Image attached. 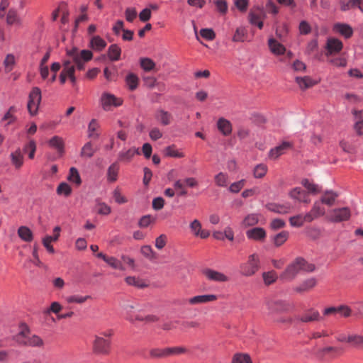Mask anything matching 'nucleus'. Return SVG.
<instances>
[{
  "mask_svg": "<svg viewBox=\"0 0 363 363\" xmlns=\"http://www.w3.org/2000/svg\"><path fill=\"white\" fill-rule=\"evenodd\" d=\"M67 57L68 59L64 61L63 69L60 76V80L62 84L65 83L67 77L72 83H74L76 82L75 66L79 70L84 69L85 64L92 59L93 54L88 50L79 51L77 48H73L67 51Z\"/></svg>",
  "mask_w": 363,
  "mask_h": 363,
  "instance_id": "nucleus-1",
  "label": "nucleus"
},
{
  "mask_svg": "<svg viewBox=\"0 0 363 363\" xmlns=\"http://www.w3.org/2000/svg\"><path fill=\"white\" fill-rule=\"evenodd\" d=\"M301 186L296 188V201L309 203L310 194H315L320 191L317 185L308 179H303L301 182Z\"/></svg>",
  "mask_w": 363,
  "mask_h": 363,
  "instance_id": "nucleus-2",
  "label": "nucleus"
},
{
  "mask_svg": "<svg viewBox=\"0 0 363 363\" xmlns=\"http://www.w3.org/2000/svg\"><path fill=\"white\" fill-rule=\"evenodd\" d=\"M260 269L259 256L257 253H253L248 256L245 262L240 264L239 267L240 273L244 277H252L255 275Z\"/></svg>",
  "mask_w": 363,
  "mask_h": 363,
  "instance_id": "nucleus-3",
  "label": "nucleus"
},
{
  "mask_svg": "<svg viewBox=\"0 0 363 363\" xmlns=\"http://www.w3.org/2000/svg\"><path fill=\"white\" fill-rule=\"evenodd\" d=\"M111 349V340L104 338L99 335H95L92 344V350L95 354L107 355Z\"/></svg>",
  "mask_w": 363,
  "mask_h": 363,
  "instance_id": "nucleus-4",
  "label": "nucleus"
},
{
  "mask_svg": "<svg viewBox=\"0 0 363 363\" xmlns=\"http://www.w3.org/2000/svg\"><path fill=\"white\" fill-rule=\"evenodd\" d=\"M41 99L40 89L38 87H33L29 94L27 104L28 111L31 116H35L38 113Z\"/></svg>",
  "mask_w": 363,
  "mask_h": 363,
  "instance_id": "nucleus-5",
  "label": "nucleus"
},
{
  "mask_svg": "<svg viewBox=\"0 0 363 363\" xmlns=\"http://www.w3.org/2000/svg\"><path fill=\"white\" fill-rule=\"evenodd\" d=\"M351 216V211L347 207L337 208L331 210L327 217L328 220L335 223L346 221Z\"/></svg>",
  "mask_w": 363,
  "mask_h": 363,
  "instance_id": "nucleus-6",
  "label": "nucleus"
},
{
  "mask_svg": "<svg viewBox=\"0 0 363 363\" xmlns=\"http://www.w3.org/2000/svg\"><path fill=\"white\" fill-rule=\"evenodd\" d=\"M100 101L104 111H109L112 106L118 107L123 104V100L121 98H118L115 95L108 92L102 94Z\"/></svg>",
  "mask_w": 363,
  "mask_h": 363,
  "instance_id": "nucleus-7",
  "label": "nucleus"
},
{
  "mask_svg": "<svg viewBox=\"0 0 363 363\" xmlns=\"http://www.w3.org/2000/svg\"><path fill=\"white\" fill-rule=\"evenodd\" d=\"M218 296L215 294H203L194 296L184 300V304H188L191 306H199L206 304L210 302L216 301Z\"/></svg>",
  "mask_w": 363,
  "mask_h": 363,
  "instance_id": "nucleus-8",
  "label": "nucleus"
},
{
  "mask_svg": "<svg viewBox=\"0 0 363 363\" xmlns=\"http://www.w3.org/2000/svg\"><path fill=\"white\" fill-rule=\"evenodd\" d=\"M293 147V143L288 141H284L279 145L270 150L269 152V158L271 160H277L281 155L286 153L289 150Z\"/></svg>",
  "mask_w": 363,
  "mask_h": 363,
  "instance_id": "nucleus-9",
  "label": "nucleus"
},
{
  "mask_svg": "<svg viewBox=\"0 0 363 363\" xmlns=\"http://www.w3.org/2000/svg\"><path fill=\"white\" fill-rule=\"evenodd\" d=\"M325 213V209L323 206V203L320 201H316L311 211L305 216L304 220L311 222L316 218L324 216Z\"/></svg>",
  "mask_w": 363,
  "mask_h": 363,
  "instance_id": "nucleus-10",
  "label": "nucleus"
},
{
  "mask_svg": "<svg viewBox=\"0 0 363 363\" xmlns=\"http://www.w3.org/2000/svg\"><path fill=\"white\" fill-rule=\"evenodd\" d=\"M342 43L336 38H328L326 43V56L330 57L333 55L340 52L342 49Z\"/></svg>",
  "mask_w": 363,
  "mask_h": 363,
  "instance_id": "nucleus-11",
  "label": "nucleus"
},
{
  "mask_svg": "<svg viewBox=\"0 0 363 363\" xmlns=\"http://www.w3.org/2000/svg\"><path fill=\"white\" fill-rule=\"evenodd\" d=\"M322 317L319 312L314 308H310L303 311L299 315L298 320L302 323H309L321 320Z\"/></svg>",
  "mask_w": 363,
  "mask_h": 363,
  "instance_id": "nucleus-12",
  "label": "nucleus"
},
{
  "mask_svg": "<svg viewBox=\"0 0 363 363\" xmlns=\"http://www.w3.org/2000/svg\"><path fill=\"white\" fill-rule=\"evenodd\" d=\"M315 264L310 262L302 257L296 258V274L311 273L315 270Z\"/></svg>",
  "mask_w": 363,
  "mask_h": 363,
  "instance_id": "nucleus-13",
  "label": "nucleus"
},
{
  "mask_svg": "<svg viewBox=\"0 0 363 363\" xmlns=\"http://www.w3.org/2000/svg\"><path fill=\"white\" fill-rule=\"evenodd\" d=\"M48 145L55 149L60 157L65 154V141L62 137L55 135L52 137L48 142Z\"/></svg>",
  "mask_w": 363,
  "mask_h": 363,
  "instance_id": "nucleus-14",
  "label": "nucleus"
},
{
  "mask_svg": "<svg viewBox=\"0 0 363 363\" xmlns=\"http://www.w3.org/2000/svg\"><path fill=\"white\" fill-rule=\"evenodd\" d=\"M203 274L210 281L218 282H225L228 281V277L224 274L211 269H203Z\"/></svg>",
  "mask_w": 363,
  "mask_h": 363,
  "instance_id": "nucleus-15",
  "label": "nucleus"
},
{
  "mask_svg": "<svg viewBox=\"0 0 363 363\" xmlns=\"http://www.w3.org/2000/svg\"><path fill=\"white\" fill-rule=\"evenodd\" d=\"M155 118L162 125H168L171 124L173 121L172 114L164 109H158L155 112Z\"/></svg>",
  "mask_w": 363,
  "mask_h": 363,
  "instance_id": "nucleus-16",
  "label": "nucleus"
},
{
  "mask_svg": "<svg viewBox=\"0 0 363 363\" xmlns=\"http://www.w3.org/2000/svg\"><path fill=\"white\" fill-rule=\"evenodd\" d=\"M135 155H140L138 148L131 147L127 150L121 151L118 155V161L128 163L134 157Z\"/></svg>",
  "mask_w": 363,
  "mask_h": 363,
  "instance_id": "nucleus-17",
  "label": "nucleus"
},
{
  "mask_svg": "<svg viewBox=\"0 0 363 363\" xmlns=\"http://www.w3.org/2000/svg\"><path fill=\"white\" fill-rule=\"evenodd\" d=\"M319 79H312L309 76H305L303 77H296V84H298L299 88L302 90H306L313 87V86L318 84Z\"/></svg>",
  "mask_w": 363,
  "mask_h": 363,
  "instance_id": "nucleus-18",
  "label": "nucleus"
},
{
  "mask_svg": "<svg viewBox=\"0 0 363 363\" xmlns=\"http://www.w3.org/2000/svg\"><path fill=\"white\" fill-rule=\"evenodd\" d=\"M246 235L249 239L262 241L266 238V231L262 228H254L248 230L246 232Z\"/></svg>",
  "mask_w": 363,
  "mask_h": 363,
  "instance_id": "nucleus-19",
  "label": "nucleus"
},
{
  "mask_svg": "<svg viewBox=\"0 0 363 363\" xmlns=\"http://www.w3.org/2000/svg\"><path fill=\"white\" fill-rule=\"evenodd\" d=\"M125 282L131 286H134L138 289H144L147 287L148 284L145 280L141 279L139 277L128 276L125 278Z\"/></svg>",
  "mask_w": 363,
  "mask_h": 363,
  "instance_id": "nucleus-20",
  "label": "nucleus"
},
{
  "mask_svg": "<svg viewBox=\"0 0 363 363\" xmlns=\"http://www.w3.org/2000/svg\"><path fill=\"white\" fill-rule=\"evenodd\" d=\"M317 284V279L315 277H309L300 282L296 286V292H305L314 288Z\"/></svg>",
  "mask_w": 363,
  "mask_h": 363,
  "instance_id": "nucleus-21",
  "label": "nucleus"
},
{
  "mask_svg": "<svg viewBox=\"0 0 363 363\" xmlns=\"http://www.w3.org/2000/svg\"><path fill=\"white\" fill-rule=\"evenodd\" d=\"M190 228L196 236H199L203 239L207 238L210 235L208 230L201 229V224L196 219L191 223Z\"/></svg>",
  "mask_w": 363,
  "mask_h": 363,
  "instance_id": "nucleus-22",
  "label": "nucleus"
},
{
  "mask_svg": "<svg viewBox=\"0 0 363 363\" xmlns=\"http://www.w3.org/2000/svg\"><path fill=\"white\" fill-rule=\"evenodd\" d=\"M268 47L270 51L276 55H283L286 51L284 46L273 38L268 40Z\"/></svg>",
  "mask_w": 363,
  "mask_h": 363,
  "instance_id": "nucleus-23",
  "label": "nucleus"
},
{
  "mask_svg": "<svg viewBox=\"0 0 363 363\" xmlns=\"http://www.w3.org/2000/svg\"><path fill=\"white\" fill-rule=\"evenodd\" d=\"M60 228L59 226H56L53 231L56 232V235L55 236H50L48 235L45 237L43 239V244L45 246V247L47 249V250L50 253H54L55 250L53 247L51 245V242L52 241H56L60 237Z\"/></svg>",
  "mask_w": 363,
  "mask_h": 363,
  "instance_id": "nucleus-24",
  "label": "nucleus"
},
{
  "mask_svg": "<svg viewBox=\"0 0 363 363\" xmlns=\"http://www.w3.org/2000/svg\"><path fill=\"white\" fill-rule=\"evenodd\" d=\"M217 127L219 131L225 136H228L232 133L231 123L224 118L218 119L217 122Z\"/></svg>",
  "mask_w": 363,
  "mask_h": 363,
  "instance_id": "nucleus-25",
  "label": "nucleus"
},
{
  "mask_svg": "<svg viewBox=\"0 0 363 363\" xmlns=\"http://www.w3.org/2000/svg\"><path fill=\"white\" fill-rule=\"evenodd\" d=\"M266 305L269 309V313H272L278 311H286L288 309L287 304L284 301H267Z\"/></svg>",
  "mask_w": 363,
  "mask_h": 363,
  "instance_id": "nucleus-26",
  "label": "nucleus"
},
{
  "mask_svg": "<svg viewBox=\"0 0 363 363\" xmlns=\"http://www.w3.org/2000/svg\"><path fill=\"white\" fill-rule=\"evenodd\" d=\"M338 197V194L333 191H326L322 195L320 201L323 204H325L328 206H331L335 203L336 199Z\"/></svg>",
  "mask_w": 363,
  "mask_h": 363,
  "instance_id": "nucleus-27",
  "label": "nucleus"
},
{
  "mask_svg": "<svg viewBox=\"0 0 363 363\" xmlns=\"http://www.w3.org/2000/svg\"><path fill=\"white\" fill-rule=\"evenodd\" d=\"M334 30L345 36L346 38H350L353 33L352 27L345 23H336L334 26Z\"/></svg>",
  "mask_w": 363,
  "mask_h": 363,
  "instance_id": "nucleus-28",
  "label": "nucleus"
},
{
  "mask_svg": "<svg viewBox=\"0 0 363 363\" xmlns=\"http://www.w3.org/2000/svg\"><path fill=\"white\" fill-rule=\"evenodd\" d=\"M17 233L19 238L24 242H30L33 239V232L27 226L19 227Z\"/></svg>",
  "mask_w": 363,
  "mask_h": 363,
  "instance_id": "nucleus-29",
  "label": "nucleus"
},
{
  "mask_svg": "<svg viewBox=\"0 0 363 363\" xmlns=\"http://www.w3.org/2000/svg\"><path fill=\"white\" fill-rule=\"evenodd\" d=\"M106 46V41L99 35L93 36L90 40V47L94 50L101 51Z\"/></svg>",
  "mask_w": 363,
  "mask_h": 363,
  "instance_id": "nucleus-30",
  "label": "nucleus"
},
{
  "mask_svg": "<svg viewBox=\"0 0 363 363\" xmlns=\"http://www.w3.org/2000/svg\"><path fill=\"white\" fill-rule=\"evenodd\" d=\"M119 172L118 162L111 164L107 169V179L111 182H114L118 179Z\"/></svg>",
  "mask_w": 363,
  "mask_h": 363,
  "instance_id": "nucleus-31",
  "label": "nucleus"
},
{
  "mask_svg": "<svg viewBox=\"0 0 363 363\" xmlns=\"http://www.w3.org/2000/svg\"><path fill=\"white\" fill-rule=\"evenodd\" d=\"M27 347H43L44 346V341L43 339L36 335L28 334L26 343Z\"/></svg>",
  "mask_w": 363,
  "mask_h": 363,
  "instance_id": "nucleus-32",
  "label": "nucleus"
},
{
  "mask_svg": "<svg viewBox=\"0 0 363 363\" xmlns=\"http://www.w3.org/2000/svg\"><path fill=\"white\" fill-rule=\"evenodd\" d=\"M266 208L277 213L284 214L289 212L290 207L284 205H279L274 203H269L266 205Z\"/></svg>",
  "mask_w": 363,
  "mask_h": 363,
  "instance_id": "nucleus-33",
  "label": "nucleus"
},
{
  "mask_svg": "<svg viewBox=\"0 0 363 363\" xmlns=\"http://www.w3.org/2000/svg\"><path fill=\"white\" fill-rule=\"evenodd\" d=\"M295 277V263L292 262L288 265L286 269L281 274L280 279L284 281H291Z\"/></svg>",
  "mask_w": 363,
  "mask_h": 363,
  "instance_id": "nucleus-34",
  "label": "nucleus"
},
{
  "mask_svg": "<svg viewBox=\"0 0 363 363\" xmlns=\"http://www.w3.org/2000/svg\"><path fill=\"white\" fill-rule=\"evenodd\" d=\"M11 160L12 164L16 169H19L23 164V156L20 149H17L11 154Z\"/></svg>",
  "mask_w": 363,
  "mask_h": 363,
  "instance_id": "nucleus-35",
  "label": "nucleus"
},
{
  "mask_svg": "<svg viewBox=\"0 0 363 363\" xmlns=\"http://www.w3.org/2000/svg\"><path fill=\"white\" fill-rule=\"evenodd\" d=\"M121 49L116 44L111 45L108 50V56L112 61H117L120 59Z\"/></svg>",
  "mask_w": 363,
  "mask_h": 363,
  "instance_id": "nucleus-36",
  "label": "nucleus"
},
{
  "mask_svg": "<svg viewBox=\"0 0 363 363\" xmlns=\"http://www.w3.org/2000/svg\"><path fill=\"white\" fill-rule=\"evenodd\" d=\"M91 298V296H80L77 294L71 295L65 298V301L67 303H78L82 304L87 300Z\"/></svg>",
  "mask_w": 363,
  "mask_h": 363,
  "instance_id": "nucleus-37",
  "label": "nucleus"
},
{
  "mask_svg": "<svg viewBox=\"0 0 363 363\" xmlns=\"http://www.w3.org/2000/svg\"><path fill=\"white\" fill-rule=\"evenodd\" d=\"M125 81L128 89L131 91L135 90L138 86L139 79L138 76L133 73L128 74Z\"/></svg>",
  "mask_w": 363,
  "mask_h": 363,
  "instance_id": "nucleus-38",
  "label": "nucleus"
},
{
  "mask_svg": "<svg viewBox=\"0 0 363 363\" xmlns=\"http://www.w3.org/2000/svg\"><path fill=\"white\" fill-rule=\"evenodd\" d=\"M141 254L150 260H155L157 258V255L150 245H143L140 248Z\"/></svg>",
  "mask_w": 363,
  "mask_h": 363,
  "instance_id": "nucleus-39",
  "label": "nucleus"
},
{
  "mask_svg": "<svg viewBox=\"0 0 363 363\" xmlns=\"http://www.w3.org/2000/svg\"><path fill=\"white\" fill-rule=\"evenodd\" d=\"M259 221V215L256 213H251L245 217L242 222L244 227L253 226L257 224Z\"/></svg>",
  "mask_w": 363,
  "mask_h": 363,
  "instance_id": "nucleus-40",
  "label": "nucleus"
},
{
  "mask_svg": "<svg viewBox=\"0 0 363 363\" xmlns=\"http://www.w3.org/2000/svg\"><path fill=\"white\" fill-rule=\"evenodd\" d=\"M99 125L96 120L92 119L88 125V136L93 139H97L99 136V133H96Z\"/></svg>",
  "mask_w": 363,
  "mask_h": 363,
  "instance_id": "nucleus-41",
  "label": "nucleus"
},
{
  "mask_svg": "<svg viewBox=\"0 0 363 363\" xmlns=\"http://www.w3.org/2000/svg\"><path fill=\"white\" fill-rule=\"evenodd\" d=\"M267 170L268 168L266 164L262 163L259 164L255 167L253 169V175L255 178L261 179L266 175Z\"/></svg>",
  "mask_w": 363,
  "mask_h": 363,
  "instance_id": "nucleus-42",
  "label": "nucleus"
},
{
  "mask_svg": "<svg viewBox=\"0 0 363 363\" xmlns=\"http://www.w3.org/2000/svg\"><path fill=\"white\" fill-rule=\"evenodd\" d=\"M231 363H252V361L247 354L236 353L233 355Z\"/></svg>",
  "mask_w": 363,
  "mask_h": 363,
  "instance_id": "nucleus-43",
  "label": "nucleus"
},
{
  "mask_svg": "<svg viewBox=\"0 0 363 363\" xmlns=\"http://www.w3.org/2000/svg\"><path fill=\"white\" fill-rule=\"evenodd\" d=\"M262 278L264 284L269 286L277 281L278 276L276 272L272 270L269 272H264L262 274Z\"/></svg>",
  "mask_w": 363,
  "mask_h": 363,
  "instance_id": "nucleus-44",
  "label": "nucleus"
},
{
  "mask_svg": "<svg viewBox=\"0 0 363 363\" xmlns=\"http://www.w3.org/2000/svg\"><path fill=\"white\" fill-rule=\"evenodd\" d=\"M94 152L95 150L93 147L92 143L88 142L82 147L80 155L82 157L90 158L94 155Z\"/></svg>",
  "mask_w": 363,
  "mask_h": 363,
  "instance_id": "nucleus-45",
  "label": "nucleus"
},
{
  "mask_svg": "<svg viewBox=\"0 0 363 363\" xmlns=\"http://www.w3.org/2000/svg\"><path fill=\"white\" fill-rule=\"evenodd\" d=\"M288 238L289 233L286 231H282L273 237V242L275 246L279 247L287 240Z\"/></svg>",
  "mask_w": 363,
  "mask_h": 363,
  "instance_id": "nucleus-46",
  "label": "nucleus"
},
{
  "mask_svg": "<svg viewBox=\"0 0 363 363\" xmlns=\"http://www.w3.org/2000/svg\"><path fill=\"white\" fill-rule=\"evenodd\" d=\"M357 335H346L345 333H338L336 335V339L340 342L351 343L354 345Z\"/></svg>",
  "mask_w": 363,
  "mask_h": 363,
  "instance_id": "nucleus-47",
  "label": "nucleus"
},
{
  "mask_svg": "<svg viewBox=\"0 0 363 363\" xmlns=\"http://www.w3.org/2000/svg\"><path fill=\"white\" fill-rule=\"evenodd\" d=\"M106 262L113 269L119 270L125 269V267L122 264L121 261H120L119 259H116L114 257L108 256L107 259H106Z\"/></svg>",
  "mask_w": 363,
  "mask_h": 363,
  "instance_id": "nucleus-48",
  "label": "nucleus"
},
{
  "mask_svg": "<svg viewBox=\"0 0 363 363\" xmlns=\"http://www.w3.org/2000/svg\"><path fill=\"white\" fill-rule=\"evenodd\" d=\"M24 152L28 153V157L33 159L35 157V152L36 151V144L33 140H30L27 144L25 145L23 149Z\"/></svg>",
  "mask_w": 363,
  "mask_h": 363,
  "instance_id": "nucleus-49",
  "label": "nucleus"
},
{
  "mask_svg": "<svg viewBox=\"0 0 363 363\" xmlns=\"http://www.w3.org/2000/svg\"><path fill=\"white\" fill-rule=\"evenodd\" d=\"M359 3V0H341L340 9L342 11H345L352 8L357 7Z\"/></svg>",
  "mask_w": 363,
  "mask_h": 363,
  "instance_id": "nucleus-50",
  "label": "nucleus"
},
{
  "mask_svg": "<svg viewBox=\"0 0 363 363\" xmlns=\"http://www.w3.org/2000/svg\"><path fill=\"white\" fill-rule=\"evenodd\" d=\"M140 66L146 72L153 70L155 67V63L150 58L144 57L140 59Z\"/></svg>",
  "mask_w": 363,
  "mask_h": 363,
  "instance_id": "nucleus-51",
  "label": "nucleus"
},
{
  "mask_svg": "<svg viewBox=\"0 0 363 363\" xmlns=\"http://www.w3.org/2000/svg\"><path fill=\"white\" fill-rule=\"evenodd\" d=\"M215 183L217 186L225 187L227 186L228 177L223 172H220L214 177Z\"/></svg>",
  "mask_w": 363,
  "mask_h": 363,
  "instance_id": "nucleus-52",
  "label": "nucleus"
},
{
  "mask_svg": "<svg viewBox=\"0 0 363 363\" xmlns=\"http://www.w3.org/2000/svg\"><path fill=\"white\" fill-rule=\"evenodd\" d=\"M6 22L9 25H13L14 23H21V20L17 14V12L15 10H9L6 16Z\"/></svg>",
  "mask_w": 363,
  "mask_h": 363,
  "instance_id": "nucleus-53",
  "label": "nucleus"
},
{
  "mask_svg": "<svg viewBox=\"0 0 363 363\" xmlns=\"http://www.w3.org/2000/svg\"><path fill=\"white\" fill-rule=\"evenodd\" d=\"M68 179L77 185H79L81 184L82 181L79 174L75 167L70 168Z\"/></svg>",
  "mask_w": 363,
  "mask_h": 363,
  "instance_id": "nucleus-54",
  "label": "nucleus"
},
{
  "mask_svg": "<svg viewBox=\"0 0 363 363\" xmlns=\"http://www.w3.org/2000/svg\"><path fill=\"white\" fill-rule=\"evenodd\" d=\"M164 153L166 156L173 157L181 158L184 157V154L182 152H179L178 150L175 148L174 145L168 146L164 150Z\"/></svg>",
  "mask_w": 363,
  "mask_h": 363,
  "instance_id": "nucleus-55",
  "label": "nucleus"
},
{
  "mask_svg": "<svg viewBox=\"0 0 363 363\" xmlns=\"http://www.w3.org/2000/svg\"><path fill=\"white\" fill-rule=\"evenodd\" d=\"M311 24L306 21H301L298 26V30L301 35H308L311 32Z\"/></svg>",
  "mask_w": 363,
  "mask_h": 363,
  "instance_id": "nucleus-56",
  "label": "nucleus"
},
{
  "mask_svg": "<svg viewBox=\"0 0 363 363\" xmlns=\"http://www.w3.org/2000/svg\"><path fill=\"white\" fill-rule=\"evenodd\" d=\"M186 352V349L183 347H167L166 348V354L167 356L171 355H179L181 354H184Z\"/></svg>",
  "mask_w": 363,
  "mask_h": 363,
  "instance_id": "nucleus-57",
  "label": "nucleus"
},
{
  "mask_svg": "<svg viewBox=\"0 0 363 363\" xmlns=\"http://www.w3.org/2000/svg\"><path fill=\"white\" fill-rule=\"evenodd\" d=\"M246 35V30L243 28H238L236 29L235 33L233 37V41L234 42H242L245 40Z\"/></svg>",
  "mask_w": 363,
  "mask_h": 363,
  "instance_id": "nucleus-58",
  "label": "nucleus"
},
{
  "mask_svg": "<svg viewBox=\"0 0 363 363\" xmlns=\"http://www.w3.org/2000/svg\"><path fill=\"white\" fill-rule=\"evenodd\" d=\"M15 112L16 108L14 106H11L9 111L4 116L2 121H7V124H11L16 120V117L13 116Z\"/></svg>",
  "mask_w": 363,
  "mask_h": 363,
  "instance_id": "nucleus-59",
  "label": "nucleus"
},
{
  "mask_svg": "<svg viewBox=\"0 0 363 363\" xmlns=\"http://www.w3.org/2000/svg\"><path fill=\"white\" fill-rule=\"evenodd\" d=\"M263 13L261 11H252L250 13V22L252 25H255L257 23H258L259 21L262 19Z\"/></svg>",
  "mask_w": 363,
  "mask_h": 363,
  "instance_id": "nucleus-60",
  "label": "nucleus"
},
{
  "mask_svg": "<svg viewBox=\"0 0 363 363\" xmlns=\"http://www.w3.org/2000/svg\"><path fill=\"white\" fill-rule=\"evenodd\" d=\"M245 182V179H241L233 183L229 187V191L232 193H238L244 187Z\"/></svg>",
  "mask_w": 363,
  "mask_h": 363,
  "instance_id": "nucleus-61",
  "label": "nucleus"
},
{
  "mask_svg": "<svg viewBox=\"0 0 363 363\" xmlns=\"http://www.w3.org/2000/svg\"><path fill=\"white\" fill-rule=\"evenodd\" d=\"M113 196L115 199V201L119 204L125 203L128 201L127 199L123 195H122L119 188H116L114 189L113 192Z\"/></svg>",
  "mask_w": 363,
  "mask_h": 363,
  "instance_id": "nucleus-62",
  "label": "nucleus"
},
{
  "mask_svg": "<svg viewBox=\"0 0 363 363\" xmlns=\"http://www.w3.org/2000/svg\"><path fill=\"white\" fill-rule=\"evenodd\" d=\"M200 35L207 40H213L216 38V34L212 29L203 28L200 30Z\"/></svg>",
  "mask_w": 363,
  "mask_h": 363,
  "instance_id": "nucleus-63",
  "label": "nucleus"
},
{
  "mask_svg": "<svg viewBox=\"0 0 363 363\" xmlns=\"http://www.w3.org/2000/svg\"><path fill=\"white\" fill-rule=\"evenodd\" d=\"M15 63L14 56L12 55H8L4 62L6 72H9L12 70L13 66Z\"/></svg>",
  "mask_w": 363,
  "mask_h": 363,
  "instance_id": "nucleus-64",
  "label": "nucleus"
}]
</instances>
